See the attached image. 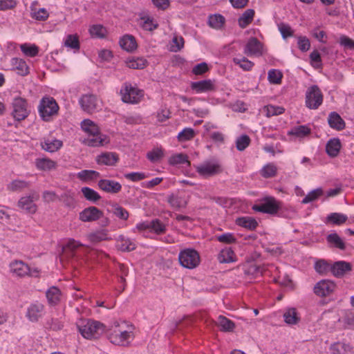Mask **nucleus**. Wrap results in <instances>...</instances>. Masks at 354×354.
Here are the masks:
<instances>
[{
    "instance_id": "nucleus-4",
    "label": "nucleus",
    "mask_w": 354,
    "mask_h": 354,
    "mask_svg": "<svg viewBox=\"0 0 354 354\" xmlns=\"http://www.w3.org/2000/svg\"><path fill=\"white\" fill-rule=\"evenodd\" d=\"M38 109L42 120L48 122L57 114L59 106L53 97H44L40 100Z\"/></svg>"
},
{
    "instance_id": "nucleus-24",
    "label": "nucleus",
    "mask_w": 354,
    "mask_h": 354,
    "mask_svg": "<svg viewBox=\"0 0 354 354\" xmlns=\"http://www.w3.org/2000/svg\"><path fill=\"white\" fill-rule=\"evenodd\" d=\"M46 297L50 306H56L61 301V291L58 288L52 286L47 290L46 292Z\"/></svg>"
},
{
    "instance_id": "nucleus-43",
    "label": "nucleus",
    "mask_w": 354,
    "mask_h": 354,
    "mask_svg": "<svg viewBox=\"0 0 354 354\" xmlns=\"http://www.w3.org/2000/svg\"><path fill=\"white\" fill-rule=\"evenodd\" d=\"M100 173L94 170H82L77 174V178L82 181H88L97 179Z\"/></svg>"
},
{
    "instance_id": "nucleus-25",
    "label": "nucleus",
    "mask_w": 354,
    "mask_h": 354,
    "mask_svg": "<svg viewBox=\"0 0 354 354\" xmlns=\"http://www.w3.org/2000/svg\"><path fill=\"white\" fill-rule=\"evenodd\" d=\"M342 147L341 142L339 138L330 139L326 145V151L327 154L330 157H336Z\"/></svg>"
},
{
    "instance_id": "nucleus-51",
    "label": "nucleus",
    "mask_w": 354,
    "mask_h": 354,
    "mask_svg": "<svg viewBox=\"0 0 354 354\" xmlns=\"http://www.w3.org/2000/svg\"><path fill=\"white\" fill-rule=\"evenodd\" d=\"M60 201H62L64 205L68 207H75L76 201L74 198V194L71 191H67L62 194L59 198Z\"/></svg>"
},
{
    "instance_id": "nucleus-34",
    "label": "nucleus",
    "mask_w": 354,
    "mask_h": 354,
    "mask_svg": "<svg viewBox=\"0 0 354 354\" xmlns=\"http://www.w3.org/2000/svg\"><path fill=\"white\" fill-rule=\"evenodd\" d=\"M120 45L124 50L131 52L137 48V44L134 37L124 35L120 40Z\"/></svg>"
},
{
    "instance_id": "nucleus-12",
    "label": "nucleus",
    "mask_w": 354,
    "mask_h": 354,
    "mask_svg": "<svg viewBox=\"0 0 354 354\" xmlns=\"http://www.w3.org/2000/svg\"><path fill=\"white\" fill-rule=\"evenodd\" d=\"M198 174L203 177H209L222 171L221 165L217 162L207 161L196 167Z\"/></svg>"
},
{
    "instance_id": "nucleus-8",
    "label": "nucleus",
    "mask_w": 354,
    "mask_h": 354,
    "mask_svg": "<svg viewBox=\"0 0 354 354\" xmlns=\"http://www.w3.org/2000/svg\"><path fill=\"white\" fill-rule=\"evenodd\" d=\"M12 107V115L17 121L25 120L30 112L27 100L21 97L13 99Z\"/></svg>"
},
{
    "instance_id": "nucleus-49",
    "label": "nucleus",
    "mask_w": 354,
    "mask_h": 354,
    "mask_svg": "<svg viewBox=\"0 0 354 354\" xmlns=\"http://www.w3.org/2000/svg\"><path fill=\"white\" fill-rule=\"evenodd\" d=\"M263 111L265 112L266 117L270 118L272 116L282 114L285 111V109L282 106L267 105L264 106Z\"/></svg>"
},
{
    "instance_id": "nucleus-28",
    "label": "nucleus",
    "mask_w": 354,
    "mask_h": 354,
    "mask_svg": "<svg viewBox=\"0 0 354 354\" xmlns=\"http://www.w3.org/2000/svg\"><path fill=\"white\" fill-rule=\"evenodd\" d=\"M117 247L122 252H130L136 249V243L131 239L120 235L117 239Z\"/></svg>"
},
{
    "instance_id": "nucleus-27",
    "label": "nucleus",
    "mask_w": 354,
    "mask_h": 354,
    "mask_svg": "<svg viewBox=\"0 0 354 354\" xmlns=\"http://www.w3.org/2000/svg\"><path fill=\"white\" fill-rule=\"evenodd\" d=\"M329 126L337 131L342 130L345 128V122L341 116L336 112H332L328 118Z\"/></svg>"
},
{
    "instance_id": "nucleus-53",
    "label": "nucleus",
    "mask_w": 354,
    "mask_h": 354,
    "mask_svg": "<svg viewBox=\"0 0 354 354\" xmlns=\"http://www.w3.org/2000/svg\"><path fill=\"white\" fill-rule=\"evenodd\" d=\"M44 327L47 330L57 331L62 329L63 324L57 318H51L46 322Z\"/></svg>"
},
{
    "instance_id": "nucleus-56",
    "label": "nucleus",
    "mask_w": 354,
    "mask_h": 354,
    "mask_svg": "<svg viewBox=\"0 0 354 354\" xmlns=\"http://www.w3.org/2000/svg\"><path fill=\"white\" fill-rule=\"evenodd\" d=\"M322 189L317 188L309 192L302 200L301 203L307 204L317 200L319 196L323 194Z\"/></svg>"
},
{
    "instance_id": "nucleus-18",
    "label": "nucleus",
    "mask_w": 354,
    "mask_h": 354,
    "mask_svg": "<svg viewBox=\"0 0 354 354\" xmlns=\"http://www.w3.org/2000/svg\"><path fill=\"white\" fill-rule=\"evenodd\" d=\"M167 202L174 209H180L187 206L188 200L185 194L177 193L169 195L167 197Z\"/></svg>"
},
{
    "instance_id": "nucleus-20",
    "label": "nucleus",
    "mask_w": 354,
    "mask_h": 354,
    "mask_svg": "<svg viewBox=\"0 0 354 354\" xmlns=\"http://www.w3.org/2000/svg\"><path fill=\"white\" fill-rule=\"evenodd\" d=\"M80 104L84 111L93 113L97 109V99L93 95H84L80 100Z\"/></svg>"
},
{
    "instance_id": "nucleus-7",
    "label": "nucleus",
    "mask_w": 354,
    "mask_h": 354,
    "mask_svg": "<svg viewBox=\"0 0 354 354\" xmlns=\"http://www.w3.org/2000/svg\"><path fill=\"white\" fill-rule=\"evenodd\" d=\"M178 260L183 267L194 269L200 263V255L196 250L187 248L180 252Z\"/></svg>"
},
{
    "instance_id": "nucleus-31",
    "label": "nucleus",
    "mask_w": 354,
    "mask_h": 354,
    "mask_svg": "<svg viewBox=\"0 0 354 354\" xmlns=\"http://www.w3.org/2000/svg\"><path fill=\"white\" fill-rule=\"evenodd\" d=\"M351 267L350 263L344 261H338L330 267V270L333 275L335 277H341L344 275L347 271L351 270Z\"/></svg>"
},
{
    "instance_id": "nucleus-26",
    "label": "nucleus",
    "mask_w": 354,
    "mask_h": 354,
    "mask_svg": "<svg viewBox=\"0 0 354 354\" xmlns=\"http://www.w3.org/2000/svg\"><path fill=\"white\" fill-rule=\"evenodd\" d=\"M62 142L57 139L47 138L41 142V148L48 152H55L62 147Z\"/></svg>"
},
{
    "instance_id": "nucleus-54",
    "label": "nucleus",
    "mask_w": 354,
    "mask_h": 354,
    "mask_svg": "<svg viewBox=\"0 0 354 354\" xmlns=\"http://www.w3.org/2000/svg\"><path fill=\"white\" fill-rule=\"evenodd\" d=\"M330 350L333 354H346L349 351V346L342 342H337L331 345Z\"/></svg>"
},
{
    "instance_id": "nucleus-45",
    "label": "nucleus",
    "mask_w": 354,
    "mask_h": 354,
    "mask_svg": "<svg viewBox=\"0 0 354 354\" xmlns=\"http://www.w3.org/2000/svg\"><path fill=\"white\" fill-rule=\"evenodd\" d=\"M225 19L221 15H211L208 19V24L210 27L215 29H221L224 24Z\"/></svg>"
},
{
    "instance_id": "nucleus-58",
    "label": "nucleus",
    "mask_w": 354,
    "mask_h": 354,
    "mask_svg": "<svg viewBox=\"0 0 354 354\" xmlns=\"http://www.w3.org/2000/svg\"><path fill=\"white\" fill-rule=\"evenodd\" d=\"M195 136L194 130L192 128H185L180 131L177 138L180 142H185L192 140Z\"/></svg>"
},
{
    "instance_id": "nucleus-55",
    "label": "nucleus",
    "mask_w": 354,
    "mask_h": 354,
    "mask_svg": "<svg viewBox=\"0 0 354 354\" xmlns=\"http://www.w3.org/2000/svg\"><path fill=\"white\" fill-rule=\"evenodd\" d=\"M89 32L92 37L102 38L106 34V28L102 25H93L89 28Z\"/></svg>"
},
{
    "instance_id": "nucleus-10",
    "label": "nucleus",
    "mask_w": 354,
    "mask_h": 354,
    "mask_svg": "<svg viewBox=\"0 0 354 354\" xmlns=\"http://www.w3.org/2000/svg\"><path fill=\"white\" fill-rule=\"evenodd\" d=\"M323 95L317 85L310 86L306 93V105L310 109H317L322 104Z\"/></svg>"
},
{
    "instance_id": "nucleus-38",
    "label": "nucleus",
    "mask_w": 354,
    "mask_h": 354,
    "mask_svg": "<svg viewBox=\"0 0 354 354\" xmlns=\"http://www.w3.org/2000/svg\"><path fill=\"white\" fill-rule=\"evenodd\" d=\"M29 182L22 180H14L7 186V189L11 192H21L30 187Z\"/></svg>"
},
{
    "instance_id": "nucleus-42",
    "label": "nucleus",
    "mask_w": 354,
    "mask_h": 354,
    "mask_svg": "<svg viewBox=\"0 0 354 354\" xmlns=\"http://www.w3.org/2000/svg\"><path fill=\"white\" fill-rule=\"evenodd\" d=\"M277 174V167L274 163H268L264 165L260 171V174L265 178H270L275 176Z\"/></svg>"
},
{
    "instance_id": "nucleus-11",
    "label": "nucleus",
    "mask_w": 354,
    "mask_h": 354,
    "mask_svg": "<svg viewBox=\"0 0 354 354\" xmlns=\"http://www.w3.org/2000/svg\"><path fill=\"white\" fill-rule=\"evenodd\" d=\"M280 202L277 201L274 197H266L262 203L259 205H254L253 209L263 213L275 214L280 209Z\"/></svg>"
},
{
    "instance_id": "nucleus-9",
    "label": "nucleus",
    "mask_w": 354,
    "mask_h": 354,
    "mask_svg": "<svg viewBox=\"0 0 354 354\" xmlns=\"http://www.w3.org/2000/svg\"><path fill=\"white\" fill-rule=\"evenodd\" d=\"M82 244L74 239H70L62 248V253L60 255L62 262L66 261L73 264L77 259V250Z\"/></svg>"
},
{
    "instance_id": "nucleus-39",
    "label": "nucleus",
    "mask_w": 354,
    "mask_h": 354,
    "mask_svg": "<svg viewBox=\"0 0 354 354\" xmlns=\"http://www.w3.org/2000/svg\"><path fill=\"white\" fill-rule=\"evenodd\" d=\"M88 237V239L93 243H97L110 239L109 237L108 230L104 229L90 233Z\"/></svg>"
},
{
    "instance_id": "nucleus-33",
    "label": "nucleus",
    "mask_w": 354,
    "mask_h": 354,
    "mask_svg": "<svg viewBox=\"0 0 354 354\" xmlns=\"http://www.w3.org/2000/svg\"><path fill=\"white\" fill-rule=\"evenodd\" d=\"M216 324L220 328V330L223 332H232L235 328L234 323L223 315L218 316Z\"/></svg>"
},
{
    "instance_id": "nucleus-46",
    "label": "nucleus",
    "mask_w": 354,
    "mask_h": 354,
    "mask_svg": "<svg viewBox=\"0 0 354 354\" xmlns=\"http://www.w3.org/2000/svg\"><path fill=\"white\" fill-rule=\"evenodd\" d=\"M284 321L288 324H296L299 321V317L297 315L295 308H289L283 314Z\"/></svg>"
},
{
    "instance_id": "nucleus-50",
    "label": "nucleus",
    "mask_w": 354,
    "mask_h": 354,
    "mask_svg": "<svg viewBox=\"0 0 354 354\" xmlns=\"http://www.w3.org/2000/svg\"><path fill=\"white\" fill-rule=\"evenodd\" d=\"M112 208L111 212L116 217L124 221L128 219L129 214L126 209L116 203L112 205Z\"/></svg>"
},
{
    "instance_id": "nucleus-14",
    "label": "nucleus",
    "mask_w": 354,
    "mask_h": 354,
    "mask_svg": "<svg viewBox=\"0 0 354 354\" xmlns=\"http://www.w3.org/2000/svg\"><path fill=\"white\" fill-rule=\"evenodd\" d=\"M103 216V212L94 206L85 208L80 213V220L83 222L95 221Z\"/></svg>"
},
{
    "instance_id": "nucleus-64",
    "label": "nucleus",
    "mask_w": 354,
    "mask_h": 354,
    "mask_svg": "<svg viewBox=\"0 0 354 354\" xmlns=\"http://www.w3.org/2000/svg\"><path fill=\"white\" fill-rule=\"evenodd\" d=\"M150 230L155 233L160 234L165 232L166 227L160 220L154 219L151 221Z\"/></svg>"
},
{
    "instance_id": "nucleus-13",
    "label": "nucleus",
    "mask_w": 354,
    "mask_h": 354,
    "mask_svg": "<svg viewBox=\"0 0 354 354\" xmlns=\"http://www.w3.org/2000/svg\"><path fill=\"white\" fill-rule=\"evenodd\" d=\"M39 195L35 192H32L28 196L20 198L17 205L19 208L25 210L28 213L35 214L37 209L35 201H37Z\"/></svg>"
},
{
    "instance_id": "nucleus-36",
    "label": "nucleus",
    "mask_w": 354,
    "mask_h": 354,
    "mask_svg": "<svg viewBox=\"0 0 354 354\" xmlns=\"http://www.w3.org/2000/svg\"><path fill=\"white\" fill-rule=\"evenodd\" d=\"M12 65L13 68L17 71L19 75L24 76L28 73V66L24 60L19 58H13L12 59Z\"/></svg>"
},
{
    "instance_id": "nucleus-57",
    "label": "nucleus",
    "mask_w": 354,
    "mask_h": 354,
    "mask_svg": "<svg viewBox=\"0 0 354 354\" xmlns=\"http://www.w3.org/2000/svg\"><path fill=\"white\" fill-rule=\"evenodd\" d=\"M283 75L281 71L271 69L268 71V79L271 84H279L281 82Z\"/></svg>"
},
{
    "instance_id": "nucleus-29",
    "label": "nucleus",
    "mask_w": 354,
    "mask_h": 354,
    "mask_svg": "<svg viewBox=\"0 0 354 354\" xmlns=\"http://www.w3.org/2000/svg\"><path fill=\"white\" fill-rule=\"evenodd\" d=\"M140 26L143 30L147 31H153L158 28V22L149 15H143L140 17Z\"/></svg>"
},
{
    "instance_id": "nucleus-52",
    "label": "nucleus",
    "mask_w": 354,
    "mask_h": 354,
    "mask_svg": "<svg viewBox=\"0 0 354 354\" xmlns=\"http://www.w3.org/2000/svg\"><path fill=\"white\" fill-rule=\"evenodd\" d=\"M164 156V151L161 148H155L147 153V158L152 162L160 161Z\"/></svg>"
},
{
    "instance_id": "nucleus-61",
    "label": "nucleus",
    "mask_w": 354,
    "mask_h": 354,
    "mask_svg": "<svg viewBox=\"0 0 354 354\" xmlns=\"http://www.w3.org/2000/svg\"><path fill=\"white\" fill-rule=\"evenodd\" d=\"M250 143V138L247 135H242L237 138L236 140V147L239 151L245 150Z\"/></svg>"
},
{
    "instance_id": "nucleus-17",
    "label": "nucleus",
    "mask_w": 354,
    "mask_h": 354,
    "mask_svg": "<svg viewBox=\"0 0 354 354\" xmlns=\"http://www.w3.org/2000/svg\"><path fill=\"white\" fill-rule=\"evenodd\" d=\"M44 306L39 302L32 304L27 309L26 317L32 322H37L44 314Z\"/></svg>"
},
{
    "instance_id": "nucleus-30",
    "label": "nucleus",
    "mask_w": 354,
    "mask_h": 354,
    "mask_svg": "<svg viewBox=\"0 0 354 354\" xmlns=\"http://www.w3.org/2000/svg\"><path fill=\"white\" fill-rule=\"evenodd\" d=\"M35 166L39 170L50 171L56 168L57 163L50 158H41L35 160Z\"/></svg>"
},
{
    "instance_id": "nucleus-22",
    "label": "nucleus",
    "mask_w": 354,
    "mask_h": 354,
    "mask_svg": "<svg viewBox=\"0 0 354 354\" xmlns=\"http://www.w3.org/2000/svg\"><path fill=\"white\" fill-rule=\"evenodd\" d=\"M191 88L196 93H199L213 91L215 86L213 81L211 80H205L192 82Z\"/></svg>"
},
{
    "instance_id": "nucleus-40",
    "label": "nucleus",
    "mask_w": 354,
    "mask_h": 354,
    "mask_svg": "<svg viewBox=\"0 0 354 354\" xmlns=\"http://www.w3.org/2000/svg\"><path fill=\"white\" fill-rule=\"evenodd\" d=\"M84 197L88 201L95 203L101 198L100 195L94 189L84 187L81 189Z\"/></svg>"
},
{
    "instance_id": "nucleus-1",
    "label": "nucleus",
    "mask_w": 354,
    "mask_h": 354,
    "mask_svg": "<svg viewBox=\"0 0 354 354\" xmlns=\"http://www.w3.org/2000/svg\"><path fill=\"white\" fill-rule=\"evenodd\" d=\"M134 327L124 321H113L108 330L110 342L118 346H128L134 338Z\"/></svg>"
},
{
    "instance_id": "nucleus-48",
    "label": "nucleus",
    "mask_w": 354,
    "mask_h": 354,
    "mask_svg": "<svg viewBox=\"0 0 354 354\" xmlns=\"http://www.w3.org/2000/svg\"><path fill=\"white\" fill-rule=\"evenodd\" d=\"M147 60L142 57H136L127 62L129 68L133 69H142L147 66Z\"/></svg>"
},
{
    "instance_id": "nucleus-5",
    "label": "nucleus",
    "mask_w": 354,
    "mask_h": 354,
    "mask_svg": "<svg viewBox=\"0 0 354 354\" xmlns=\"http://www.w3.org/2000/svg\"><path fill=\"white\" fill-rule=\"evenodd\" d=\"M10 271L14 277H24L30 276L37 277L39 275V270L36 268H31L29 266L20 260H15L10 263Z\"/></svg>"
},
{
    "instance_id": "nucleus-32",
    "label": "nucleus",
    "mask_w": 354,
    "mask_h": 354,
    "mask_svg": "<svg viewBox=\"0 0 354 354\" xmlns=\"http://www.w3.org/2000/svg\"><path fill=\"white\" fill-rule=\"evenodd\" d=\"M326 241L330 247H334L341 250L346 249L345 243L337 233H331L327 235Z\"/></svg>"
},
{
    "instance_id": "nucleus-60",
    "label": "nucleus",
    "mask_w": 354,
    "mask_h": 354,
    "mask_svg": "<svg viewBox=\"0 0 354 354\" xmlns=\"http://www.w3.org/2000/svg\"><path fill=\"white\" fill-rule=\"evenodd\" d=\"M31 17L38 21H45L48 19L49 15L45 8H40L38 10H34L31 7Z\"/></svg>"
},
{
    "instance_id": "nucleus-23",
    "label": "nucleus",
    "mask_w": 354,
    "mask_h": 354,
    "mask_svg": "<svg viewBox=\"0 0 354 354\" xmlns=\"http://www.w3.org/2000/svg\"><path fill=\"white\" fill-rule=\"evenodd\" d=\"M217 259L221 263H229L235 262L236 256L231 248L225 247L221 250Z\"/></svg>"
},
{
    "instance_id": "nucleus-47",
    "label": "nucleus",
    "mask_w": 354,
    "mask_h": 354,
    "mask_svg": "<svg viewBox=\"0 0 354 354\" xmlns=\"http://www.w3.org/2000/svg\"><path fill=\"white\" fill-rule=\"evenodd\" d=\"M168 162L171 165H176L185 163L187 164V165H190V162L188 160V156L184 153H178L171 156L169 158Z\"/></svg>"
},
{
    "instance_id": "nucleus-3",
    "label": "nucleus",
    "mask_w": 354,
    "mask_h": 354,
    "mask_svg": "<svg viewBox=\"0 0 354 354\" xmlns=\"http://www.w3.org/2000/svg\"><path fill=\"white\" fill-rule=\"evenodd\" d=\"M77 327L81 335L86 339H97L106 330L105 326L95 320L82 319L77 323Z\"/></svg>"
},
{
    "instance_id": "nucleus-59",
    "label": "nucleus",
    "mask_w": 354,
    "mask_h": 354,
    "mask_svg": "<svg viewBox=\"0 0 354 354\" xmlns=\"http://www.w3.org/2000/svg\"><path fill=\"white\" fill-rule=\"evenodd\" d=\"M21 50L28 57H35L38 54L39 48L35 45H28L26 44L21 45Z\"/></svg>"
},
{
    "instance_id": "nucleus-21",
    "label": "nucleus",
    "mask_w": 354,
    "mask_h": 354,
    "mask_svg": "<svg viewBox=\"0 0 354 354\" xmlns=\"http://www.w3.org/2000/svg\"><path fill=\"white\" fill-rule=\"evenodd\" d=\"M119 160L118 155L113 152H104L96 157V162L98 165L113 166Z\"/></svg>"
},
{
    "instance_id": "nucleus-37",
    "label": "nucleus",
    "mask_w": 354,
    "mask_h": 354,
    "mask_svg": "<svg viewBox=\"0 0 354 354\" xmlns=\"http://www.w3.org/2000/svg\"><path fill=\"white\" fill-rule=\"evenodd\" d=\"M236 223L243 227L253 230L258 225L257 221L251 217H240L236 220Z\"/></svg>"
},
{
    "instance_id": "nucleus-16",
    "label": "nucleus",
    "mask_w": 354,
    "mask_h": 354,
    "mask_svg": "<svg viewBox=\"0 0 354 354\" xmlns=\"http://www.w3.org/2000/svg\"><path fill=\"white\" fill-rule=\"evenodd\" d=\"M243 53L248 56L262 55V44L256 37H251L245 46Z\"/></svg>"
},
{
    "instance_id": "nucleus-63",
    "label": "nucleus",
    "mask_w": 354,
    "mask_h": 354,
    "mask_svg": "<svg viewBox=\"0 0 354 354\" xmlns=\"http://www.w3.org/2000/svg\"><path fill=\"white\" fill-rule=\"evenodd\" d=\"M64 44L66 46L73 49L80 48V42L78 36L76 35H69L67 36Z\"/></svg>"
},
{
    "instance_id": "nucleus-6",
    "label": "nucleus",
    "mask_w": 354,
    "mask_h": 354,
    "mask_svg": "<svg viewBox=\"0 0 354 354\" xmlns=\"http://www.w3.org/2000/svg\"><path fill=\"white\" fill-rule=\"evenodd\" d=\"M120 95L122 100L124 103L138 104L144 96L142 90L133 86L129 83H124L121 88Z\"/></svg>"
},
{
    "instance_id": "nucleus-41",
    "label": "nucleus",
    "mask_w": 354,
    "mask_h": 354,
    "mask_svg": "<svg viewBox=\"0 0 354 354\" xmlns=\"http://www.w3.org/2000/svg\"><path fill=\"white\" fill-rule=\"evenodd\" d=\"M348 219V216L342 213H331L326 217V222L334 225H340L344 223Z\"/></svg>"
},
{
    "instance_id": "nucleus-19",
    "label": "nucleus",
    "mask_w": 354,
    "mask_h": 354,
    "mask_svg": "<svg viewBox=\"0 0 354 354\" xmlns=\"http://www.w3.org/2000/svg\"><path fill=\"white\" fill-rule=\"evenodd\" d=\"M97 185L100 189L109 194H117L122 189L121 184L112 180H100L98 181Z\"/></svg>"
},
{
    "instance_id": "nucleus-62",
    "label": "nucleus",
    "mask_w": 354,
    "mask_h": 354,
    "mask_svg": "<svg viewBox=\"0 0 354 354\" xmlns=\"http://www.w3.org/2000/svg\"><path fill=\"white\" fill-rule=\"evenodd\" d=\"M278 29L284 39L292 37L294 35V30L292 29L290 26L287 24L280 23L278 24Z\"/></svg>"
},
{
    "instance_id": "nucleus-44",
    "label": "nucleus",
    "mask_w": 354,
    "mask_h": 354,
    "mask_svg": "<svg viewBox=\"0 0 354 354\" xmlns=\"http://www.w3.org/2000/svg\"><path fill=\"white\" fill-rule=\"evenodd\" d=\"M233 62L238 65L241 68L245 71H250L253 68L254 64L244 57H234Z\"/></svg>"
},
{
    "instance_id": "nucleus-2",
    "label": "nucleus",
    "mask_w": 354,
    "mask_h": 354,
    "mask_svg": "<svg viewBox=\"0 0 354 354\" xmlns=\"http://www.w3.org/2000/svg\"><path fill=\"white\" fill-rule=\"evenodd\" d=\"M82 129L88 134V137L84 142L89 147H100L109 142L106 136L101 133L98 126L89 119L81 122Z\"/></svg>"
},
{
    "instance_id": "nucleus-15",
    "label": "nucleus",
    "mask_w": 354,
    "mask_h": 354,
    "mask_svg": "<svg viewBox=\"0 0 354 354\" xmlns=\"http://www.w3.org/2000/svg\"><path fill=\"white\" fill-rule=\"evenodd\" d=\"M335 284L329 280H322L316 283L314 292L319 297H326L331 294L335 289Z\"/></svg>"
},
{
    "instance_id": "nucleus-35",
    "label": "nucleus",
    "mask_w": 354,
    "mask_h": 354,
    "mask_svg": "<svg viewBox=\"0 0 354 354\" xmlns=\"http://www.w3.org/2000/svg\"><path fill=\"white\" fill-rule=\"evenodd\" d=\"M254 16V10H246L238 19L239 26L242 28H246L252 21Z\"/></svg>"
}]
</instances>
